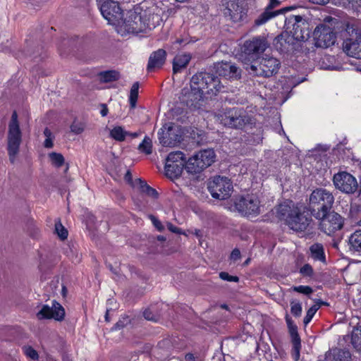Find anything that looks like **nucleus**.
I'll return each mask as SVG.
<instances>
[{
  "label": "nucleus",
  "instance_id": "obj_1",
  "mask_svg": "<svg viewBox=\"0 0 361 361\" xmlns=\"http://www.w3.org/2000/svg\"><path fill=\"white\" fill-rule=\"evenodd\" d=\"M157 6H147L145 4L135 7L133 11H128L126 18L121 25L127 33L138 34L156 27L161 20Z\"/></svg>",
  "mask_w": 361,
  "mask_h": 361
},
{
  "label": "nucleus",
  "instance_id": "obj_2",
  "mask_svg": "<svg viewBox=\"0 0 361 361\" xmlns=\"http://www.w3.org/2000/svg\"><path fill=\"white\" fill-rule=\"evenodd\" d=\"M276 216L296 232L306 231L312 221L311 216L301 212L292 202L279 204L276 208Z\"/></svg>",
  "mask_w": 361,
  "mask_h": 361
},
{
  "label": "nucleus",
  "instance_id": "obj_3",
  "mask_svg": "<svg viewBox=\"0 0 361 361\" xmlns=\"http://www.w3.org/2000/svg\"><path fill=\"white\" fill-rule=\"evenodd\" d=\"M286 34L279 37V40H284L288 44L294 41H306L310 36L308 23L300 16H290L286 19Z\"/></svg>",
  "mask_w": 361,
  "mask_h": 361
},
{
  "label": "nucleus",
  "instance_id": "obj_4",
  "mask_svg": "<svg viewBox=\"0 0 361 361\" xmlns=\"http://www.w3.org/2000/svg\"><path fill=\"white\" fill-rule=\"evenodd\" d=\"M334 202L332 193L325 188L314 190L310 196L309 209L315 218L324 217L331 209Z\"/></svg>",
  "mask_w": 361,
  "mask_h": 361
},
{
  "label": "nucleus",
  "instance_id": "obj_5",
  "mask_svg": "<svg viewBox=\"0 0 361 361\" xmlns=\"http://www.w3.org/2000/svg\"><path fill=\"white\" fill-rule=\"evenodd\" d=\"M190 87L201 94H216L224 87L221 81L214 73L200 72L195 74L190 80Z\"/></svg>",
  "mask_w": 361,
  "mask_h": 361
},
{
  "label": "nucleus",
  "instance_id": "obj_6",
  "mask_svg": "<svg viewBox=\"0 0 361 361\" xmlns=\"http://www.w3.org/2000/svg\"><path fill=\"white\" fill-rule=\"evenodd\" d=\"M22 141V133L20 129L18 114L13 111L11 116V121L8 124V145L7 149L9 159L11 163H14L16 156L19 152V147Z\"/></svg>",
  "mask_w": 361,
  "mask_h": 361
},
{
  "label": "nucleus",
  "instance_id": "obj_7",
  "mask_svg": "<svg viewBox=\"0 0 361 361\" xmlns=\"http://www.w3.org/2000/svg\"><path fill=\"white\" fill-rule=\"evenodd\" d=\"M281 66L280 61L274 57L262 58L260 63L257 65L251 63L250 68L247 67L246 70L257 76L271 77L276 74Z\"/></svg>",
  "mask_w": 361,
  "mask_h": 361
},
{
  "label": "nucleus",
  "instance_id": "obj_8",
  "mask_svg": "<svg viewBox=\"0 0 361 361\" xmlns=\"http://www.w3.org/2000/svg\"><path fill=\"white\" fill-rule=\"evenodd\" d=\"M224 13L233 23H238L246 19L248 6L245 0H224Z\"/></svg>",
  "mask_w": 361,
  "mask_h": 361
},
{
  "label": "nucleus",
  "instance_id": "obj_9",
  "mask_svg": "<svg viewBox=\"0 0 361 361\" xmlns=\"http://www.w3.org/2000/svg\"><path fill=\"white\" fill-rule=\"evenodd\" d=\"M207 188L214 198L226 200L231 195L233 185L229 178L218 176L209 182Z\"/></svg>",
  "mask_w": 361,
  "mask_h": 361
},
{
  "label": "nucleus",
  "instance_id": "obj_10",
  "mask_svg": "<svg viewBox=\"0 0 361 361\" xmlns=\"http://www.w3.org/2000/svg\"><path fill=\"white\" fill-rule=\"evenodd\" d=\"M235 207L247 217L256 216L260 213L259 200L253 195H247L237 198L235 201Z\"/></svg>",
  "mask_w": 361,
  "mask_h": 361
},
{
  "label": "nucleus",
  "instance_id": "obj_11",
  "mask_svg": "<svg viewBox=\"0 0 361 361\" xmlns=\"http://www.w3.org/2000/svg\"><path fill=\"white\" fill-rule=\"evenodd\" d=\"M97 3L102 16L109 24L115 25L122 20V11L117 1L97 0Z\"/></svg>",
  "mask_w": 361,
  "mask_h": 361
},
{
  "label": "nucleus",
  "instance_id": "obj_12",
  "mask_svg": "<svg viewBox=\"0 0 361 361\" xmlns=\"http://www.w3.org/2000/svg\"><path fill=\"white\" fill-rule=\"evenodd\" d=\"M314 44L319 48H328L336 42V33L333 29L324 24L317 25L313 32Z\"/></svg>",
  "mask_w": 361,
  "mask_h": 361
},
{
  "label": "nucleus",
  "instance_id": "obj_13",
  "mask_svg": "<svg viewBox=\"0 0 361 361\" xmlns=\"http://www.w3.org/2000/svg\"><path fill=\"white\" fill-rule=\"evenodd\" d=\"M219 119L225 126L240 128L245 124V111L242 108L226 109L219 114Z\"/></svg>",
  "mask_w": 361,
  "mask_h": 361
},
{
  "label": "nucleus",
  "instance_id": "obj_14",
  "mask_svg": "<svg viewBox=\"0 0 361 361\" xmlns=\"http://www.w3.org/2000/svg\"><path fill=\"white\" fill-rule=\"evenodd\" d=\"M268 47V42L264 37L257 36L245 42L243 54L245 60L254 61L262 54Z\"/></svg>",
  "mask_w": 361,
  "mask_h": 361
},
{
  "label": "nucleus",
  "instance_id": "obj_15",
  "mask_svg": "<svg viewBox=\"0 0 361 361\" xmlns=\"http://www.w3.org/2000/svg\"><path fill=\"white\" fill-rule=\"evenodd\" d=\"M317 219L320 220V229L329 235L341 229L344 222L343 218L335 212H329L324 217Z\"/></svg>",
  "mask_w": 361,
  "mask_h": 361
},
{
  "label": "nucleus",
  "instance_id": "obj_16",
  "mask_svg": "<svg viewBox=\"0 0 361 361\" xmlns=\"http://www.w3.org/2000/svg\"><path fill=\"white\" fill-rule=\"evenodd\" d=\"M333 181L337 189L348 194L355 192L358 186L356 178L345 171L335 174Z\"/></svg>",
  "mask_w": 361,
  "mask_h": 361
},
{
  "label": "nucleus",
  "instance_id": "obj_17",
  "mask_svg": "<svg viewBox=\"0 0 361 361\" xmlns=\"http://www.w3.org/2000/svg\"><path fill=\"white\" fill-rule=\"evenodd\" d=\"M51 306L44 305L42 309L37 313L39 319H54L56 321H62L65 317V310L62 305L53 300Z\"/></svg>",
  "mask_w": 361,
  "mask_h": 361
},
{
  "label": "nucleus",
  "instance_id": "obj_18",
  "mask_svg": "<svg viewBox=\"0 0 361 361\" xmlns=\"http://www.w3.org/2000/svg\"><path fill=\"white\" fill-rule=\"evenodd\" d=\"M343 50L349 56L361 59V34L355 33V37L344 39Z\"/></svg>",
  "mask_w": 361,
  "mask_h": 361
},
{
  "label": "nucleus",
  "instance_id": "obj_19",
  "mask_svg": "<svg viewBox=\"0 0 361 361\" xmlns=\"http://www.w3.org/2000/svg\"><path fill=\"white\" fill-rule=\"evenodd\" d=\"M286 322L293 344V357L295 360H298L300 358V352L301 348V340L298 332V327L288 315L286 316Z\"/></svg>",
  "mask_w": 361,
  "mask_h": 361
},
{
  "label": "nucleus",
  "instance_id": "obj_20",
  "mask_svg": "<svg viewBox=\"0 0 361 361\" xmlns=\"http://www.w3.org/2000/svg\"><path fill=\"white\" fill-rule=\"evenodd\" d=\"M215 71L219 76L229 79H237L240 76V70L231 62L221 61L214 66Z\"/></svg>",
  "mask_w": 361,
  "mask_h": 361
},
{
  "label": "nucleus",
  "instance_id": "obj_21",
  "mask_svg": "<svg viewBox=\"0 0 361 361\" xmlns=\"http://www.w3.org/2000/svg\"><path fill=\"white\" fill-rule=\"evenodd\" d=\"M166 59V51L163 49H159L153 51L149 58L147 63V71H152L154 68H161Z\"/></svg>",
  "mask_w": 361,
  "mask_h": 361
},
{
  "label": "nucleus",
  "instance_id": "obj_22",
  "mask_svg": "<svg viewBox=\"0 0 361 361\" xmlns=\"http://www.w3.org/2000/svg\"><path fill=\"white\" fill-rule=\"evenodd\" d=\"M195 156L203 171L214 162L216 157L214 151L212 149L200 150L195 153Z\"/></svg>",
  "mask_w": 361,
  "mask_h": 361
},
{
  "label": "nucleus",
  "instance_id": "obj_23",
  "mask_svg": "<svg viewBox=\"0 0 361 361\" xmlns=\"http://www.w3.org/2000/svg\"><path fill=\"white\" fill-rule=\"evenodd\" d=\"M173 130L172 123L166 124L159 130V140L163 146H169L173 143V141L176 140V139H173Z\"/></svg>",
  "mask_w": 361,
  "mask_h": 361
},
{
  "label": "nucleus",
  "instance_id": "obj_24",
  "mask_svg": "<svg viewBox=\"0 0 361 361\" xmlns=\"http://www.w3.org/2000/svg\"><path fill=\"white\" fill-rule=\"evenodd\" d=\"M192 59L190 53L177 54L173 60V71L174 73L180 72L185 68Z\"/></svg>",
  "mask_w": 361,
  "mask_h": 361
},
{
  "label": "nucleus",
  "instance_id": "obj_25",
  "mask_svg": "<svg viewBox=\"0 0 361 361\" xmlns=\"http://www.w3.org/2000/svg\"><path fill=\"white\" fill-rule=\"evenodd\" d=\"M185 169L184 166H181L177 164L169 163L166 161L165 164V173L167 177L171 179L177 178L180 176L182 172Z\"/></svg>",
  "mask_w": 361,
  "mask_h": 361
},
{
  "label": "nucleus",
  "instance_id": "obj_26",
  "mask_svg": "<svg viewBox=\"0 0 361 361\" xmlns=\"http://www.w3.org/2000/svg\"><path fill=\"white\" fill-rule=\"evenodd\" d=\"M166 161L169 163L177 164L181 166H184L186 169V157L185 155L181 151H175L170 152Z\"/></svg>",
  "mask_w": 361,
  "mask_h": 361
},
{
  "label": "nucleus",
  "instance_id": "obj_27",
  "mask_svg": "<svg viewBox=\"0 0 361 361\" xmlns=\"http://www.w3.org/2000/svg\"><path fill=\"white\" fill-rule=\"evenodd\" d=\"M311 257L315 261H319L323 263L326 262V257L324 247L322 244L314 243L310 247Z\"/></svg>",
  "mask_w": 361,
  "mask_h": 361
},
{
  "label": "nucleus",
  "instance_id": "obj_28",
  "mask_svg": "<svg viewBox=\"0 0 361 361\" xmlns=\"http://www.w3.org/2000/svg\"><path fill=\"white\" fill-rule=\"evenodd\" d=\"M279 13V11H269V9L265 8L264 12H262L255 20V25L259 27L261 26L266 23H267L269 20L274 18Z\"/></svg>",
  "mask_w": 361,
  "mask_h": 361
},
{
  "label": "nucleus",
  "instance_id": "obj_29",
  "mask_svg": "<svg viewBox=\"0 0 361 361\" xmlns=\"http://www.w3.org/2000/svg\"><path fill=\"white\" fill-rule=\"evenodd\" d=\"M197 157H196L195 154L190 157L187 160L186 164V171L189 173L197 174L203 171L200 164L197 161Z\"/></svg>",
  "mask_w": 361,
  "mask_h": 361
},
{
  "label": "nucleus",
  "instance_id": "obj_30",
  "mask_svg": "<svg viewBox=\"0 0 361 361\" xmlns=\"http://www.w3.org/2000/svg\"><path fill=\"white\" fill-rule=\"evenodd\" d=\"M349 243L351 250L361 253V230L356 231L350 235Z\"/></svg>",
  "mask_w": 361,
  "mask_h": 361
},
{
  "label": "nucleus",
  "instance_id": "obj_31",
  "mask_svg": "<svg viewBox=\"0 0 361 361\" xmlns=\"http://www.w3.org/2000/svg\"><path fill=\"white\" fill-rule=\"evenodd\" d=\"M128 135V132L121 126H115L110 130V137L118 142L124 141Z\"/></svg>",
  "mask_w": 361,
  "mask_h": 361
},
{
  "label": "nucleus",
  "instance_id": "obj_32",
  "mask_svg": "<svg viewBox=\"0 0 361 361\" xmlns=\"http://www.w3.org/2000/svg\"><path fill=\"white\" fill-rule=\"evenodd\" d=\"M99 77L100 81L109 82L118 80L119 78V73L116 71H106L99 73Z\"/></svg>",
  "mask_w": 361,
  "mask_h": 361
},
{
  "label": "nucleus",
  "instance_id": "obj_33",
  "mask_svg": "<svg viewBox=\"0 0 361 361\" xmlns=\"http://www.w3.org/2000/svg\"><path fill=\"white\" fill-rule=\"evenodd\" d=\"M351 343L357 351L361 350V326H357L353 331Z\"/></svg>",
  "mask_w": 361,
  "mask_h": 361
},
{
  "label": "nucleus",
  "instance_id": "obj_34",
  "mask_svg": "<svg viewBox=\"0 0 361 361\" xmlns=\"http://www.w3.org/2000/svg\"><path fill=\"white\" fill-rule=\"evenodd\" d=\"M138 149L140 152L145 154H151L152 153V141L148 137L145 136L142 142L139 145Z\"/></svg>",
  "mask_w": 361,
  "mask_h": 361
},
{
  "label": "nucleus",
  "instance_id": "obj_35",
  "mask_svg": "<svg viewBox=\"0 0 361 361\" xmlns=\"http://www.w3.org/2000/svg\"><path fill=\"white\" fill-rule=\"evenodd\" d=\"M138 90H139V83L137 82L133 83L131 87L130 95H129V103L130 106L132 109L135 108L136 106L137 97H138Z\"/></svg>",
  "mask_w": 361,
  "mask_h": 361
},
{
  "label": "nucleus",
  "instance_id": "obj_36",
  "mask_svg": "<svg viewBox=\"0 0 361 361\" xmlns=\"http://www.w3.org/2000/svg\"><path fill=\"white\" fill-rule=\"evenodd\" d=\"M49 159L55 167L59 168L64 164L65 159L61 153L51 152L49 154Z\"/></svg>",
  "mask_w": 361,
  "mask_h": 361
},
{
  "label": "nucleus",
  "instance_id": "obj_37",
  "mask_svg": "<svg viewBox=\"0 0 361 361\" xmlns=\"http://www.w3.org/2000/svg\"><path fill=\"white\" fill-rule=\"evenodd\" d=\"M290 312L293 316L296 317H300L302 313L301 303L297 300H292L290 302Z\"/></svg>",
  "mask_w": 361,
  "mask_h": 361
},
{
  "label": "nucleus",
  "instance_id": "obj_38",
  "mask_svg": "<svg viewBox=\"0 0 361 361\" xmlns=\"http://www.w3.org/2000/svg\"><path fill=\"white\" fill-rule=\"evenodd\" d=\"M55 231L58 235V236L61 240H65L68 237V231L65 227L61 224L60 221H58L55 224Z\"/></svg>",
  "mask_w": 361,
  "mask_h": 361
},
{
  "label": "nucleus",
  "instance_id": "obj_39",
  "mask_svg": "<svg viewBox=\"0 0 361 361\" xmlns=\"http://www.w3.org/2000/svg\"><path fill=\"white\" fill-rule=\"evenodd\" d=\"M23 351L27 357L33 360H37L39 357L37 352L31 346L23 347Z\"/></svg>",
  "mask_w": 361,
  "mask_h": 361
},
{
  "label": "nucleus",
  "instance_id": "obj_40",
  "mask_svg": "<svg viewBox=\"0 0 361 361\" xmlns=\"http://www.w3.org/2000/svg\"><path fill=\"white\" fill-rule=\"evenodd\" d=\"M85 126L81 122L74 121L71 126V131L74 134L79 135L84 131Z\"/></svg>",
  "mask_w": 361,
  "mask_h": 361
},
{
  "label": "nucleus",
  "instance_id": "obj_41",
  "mask_svg": "<svg viewBox=\"0 0 361 361\" xmlns=\"http://www.w3.org/2000/svg\"><path fill=\"white\" fill-rule=\"evenodd\" d=\"M317 310L318 307L316 305H313L307 310V314L303 320V322L305 325H307L311 322Z\"/></svg>",
  "mask_w": 361,
  "mask_h": 361
},
{
  "label": "nucleus",
  "instance_id": "obj_42",
  "mask_svg": "<svg viewBox=\"0 0 361 361\" xmlns=\"http://www.w3.org/2000/svg\"><path fill=\"white\" fill-rule=\"evenodd\" d=\"M293 290L297 293H302L306 295L311 294L313 292L312 288L309 286H293Z\"/></svg>",
  "mask_w": 361,
  "mask_h": 361
},
{
  "label": "nucleus",
  "instance_id": "obj_43",
  "mask_svg": "<svg viewBox=\"0 0 361 361\" xmlns=\"http://www.w3.org/2000/svg\"><path fill=\"white\" fill-rule=\"evenodd\" d=\"M331 1L336 6H343L345 8H352L355 0H331Z\"/></svg>",
  "mask_w": 361,
  "mask_h": 361
},
{
  "label": "nucleus",
  "instance_id": "obj_44",
  "mask_svg": "<svg viewBox=\"0 0 361 361\" xmlns=\"http://www.w3.org/2000/svg\"><path fill=\"white\" fill-rule=\"evenodd\" d=\"M300 273L303 276H312L313 275V269L309 264H305L300 269Z\"/></svg>",
  "mask_w": 361,
  "mask_h": 361
},
{
  "label": "nucleus",
  "instance_id": "obj_45",
  "mask_svg": "<svg viewBox=\"0 0 361 361\" xmlns=\"http://www.w3.org/2000/svg\"><path fill=\"white\" fill-rule=\"evenodd\" d=\"M219 277L224 281H231V282H238L239 278L236 276H231L228 274V273L225 271H221L219 273Z\"/></svg>",
  "mask_w": 361,
  "mask_h": 361
},
{
  "label": "nucleus",
  "instance_id": "obj_46",
  "mask_svg": "<svg viewBox=\"0 0 361 361\" xmlns=\"http://www.w3.org/2000/svg\"><path fill=\"white\" fill-rule=\"evenodd\" d=\"M149 218L152 221L154 227L159 231H162L164 230V226L162 225L161 222L156 216H154L153 215H149Z\"/></svg>",
  "mask_w": 361,
  "mask_h": 361
},
{
  "label": "nucleus",
  "instance_id": "obj_47",
  "mask_svg": "<svg viewBox=\"0 0 361 361\" xmlns=\"http://www.w3.org/2000/svg\"><path fill=\"white\" fill-rule=\"evenodd\" d=\"M144 317L149 321H157V317L152 314L149 309H147L143 312Z\"/></svg>",
  "mask_w": 361,
  "mask_h": 361
},
{
  "label": "nucleus",
  "instance_id": "obj_48",
  "mask_svg": "<svg viewBox=\"0 0 361 361\" xmlns=\"http://www.w3.org/2000/svg\"><path fill=\"white\" fill-rule=\"evenodd\" d=\"M280 1L279 0H270L269 4L266 6V8L269 11H273V8L279 6Z\"/></svg>",
  "mask_w": 361,
  "mask_h": 361
},
{
  "label": "nucleus",
  "instance_id": "obj_49",
  "mask_svg": "<svg viewBox=\"0 0 361 361\" xmlns=\"http://www.w3.org/2000/svg\"><path fill=\"white\" fill-rule=\"evenodd\" d=\"M231 259L235 261L240 258V252L238 249L235 248L234 249L230 256Z\"/></svg>",
  "mask_w": 361,
  "mask_h": 361
},
{
  "label": "nucleus",
  "instance_id": "obj_50",
  "mask_svg": "<svg viewBox=\"0 0 361 361\" xmlns=\"http://www.w3.org/2000/svg\"><path fill=\"white\" fill-rule=\"evenodd\" d=\"M351 8L357 13H361V0H355Z\"/></svg>",
  "mask_w": 361,
  "mask_h": 361
},
{
  "label": "nucleus",
  "instance_id": "obj_51",
  "mask_svg": "<svg viewBox=\"0 0 361 361\" xmlns=\"http://www.w3.org/2000/svg\"><path fill=\"white\" fill-rule=\"evenodd\" d=\"M53 137L46 138L44 142V146L46 148H51L53 147Z\"/></svg>",
  "mask_w": 361,
  "mask_h": 361
},
{
  "label": "nucleus",
  "instance_id": "obj_52",
  "mask_svg": "<svg viewBox=\"0 0 361 361\" xmlns=\"http://www.w3.org/2000/svg\"><path fill=\"white\" fill-rule=\"evenodd\" d=\"M168 228L169 231H171V232L174 233H180V228H178V227L173 226L172 224L171 223H169L168 225Z\"/></svg>",
  "mask_w": 361,
  "mask_h": 361
},
{
  "label": "nucleus",
  "instance_id": "obj_53",
  "mask_svg": "<svg viewBox=\"0 0 361 361\" xmlns=\"http://www.w3.org/2000/svg\"><path fill=\"white\" fill-rule=\"evenodd\" d=\"M337 351V355L338 356H343L345 357H350V353L349 351L348 350H341V349H338L336 350Z\"/></svg>",
  "mask_w": 361,
  "mask_h": 361
},
{
  "label": "nucleus",
  "instance_id": "obj_54",
  "mask_svg": "<svg viewBox=\"0 0 361 361\" xmlns=\"http://www.w3.org/2000/svg\"><path fill=\"white\" fill-rule=\"evenodd\" d=\"M100 114L104 117L108 114V108L106 104H102V109L100 110Z\"/></svg>",
  "mask_w": 361,
  "mask_h": 361
},
{
  "label": "nucleus",
  "instance_id": "obj_55",
  "mask_svg": "<svg viewBox=\"0 0 361 361\" xmlns=\"http://www.w3.org/2000/svg\"><path fill=\"white\" fill-rule=\"evenodd\" d=\"M148 196H150L152 197H153L154 199H157L159 197V193L157 192V191L152 188L149 192L148 193L147 195Z\"/></svg>",
  "mask_w": 361,
  "mask_h": 361
},
{
  "label": "nucleus",
  "instance_id": "obj_56",
  "mask_svg": "<svg viewBox=\"0 0 361 361\" xmlns=\"http://www.w3.org/2000/svg\"><path fill=\"white\" fill-rule=\"evenodd\" d=\"M125 323L124 322H122L121 320H119L114 326V330H118V329H120L121 328H123L124 326H125Z\"/></svg>",
  "mask_w": 361,
  "mask_h": 361
},
{
  "label": "nucleus",
  "instance_id": "obj_57",
  "mask_svg": "<svg viewBox=\"0 0 361 361\" xmlns=\"http://www.w3.org/2000/svg\"><path fill=\"white\" fill-rule=\"evenodd\" d=\"M44 135L46 137V138L53 137H52V133H51V131L48 128H46L44 129Z\"/></svg>",
  "mask_w": 361,
  "mask_h": 361
},
{
  "label": "nucleus",
  "instance_id": "obj_58",
  "mask_svg": "<svg viewBox=\"0 0 361 361\" xmlns=\"http://www.w3.org/2000/svg\"><path fill=\"white\" fill-rule=\"evenodd\" d=\"M310 1H312L313 4H327L330 0H310Z\"/></svg>",
  "mask_w": 361,
  "mask_h": 361
},
{
  "label": "nucleus",
  "instance_id": "obj_59",
  "mask_svg": "<svg viewBox=\"0 0 361 361\" xmlns=\"http://www.w3.org/2000/svg\"><path fill=\"white\" fill-rule=\"evenodd\" d=\"M185 359L187 361H195V356L192 353H188L185 355Z\"/></svg>",
  "mask_w": 361,
  "mask_h": 361
},
{
  "label": "nucleus",
  "instance_id": "obj_60",
  "mask_svg": "<svg viewBox=\"0 0 361 361\" xmlns=\"http://www.w3.org/2000/svg\"><path fill=\"white\" fill-rule=\"evenodd\" d=\"M137 180L139 183V185L141 190L144 189L145 186L147 185V183L145 180H142L141 179H137Z\"/></svg>",
  "mask_w": 361,
  "mask_h": 361
},
{
  "label": "nucleus",
  "instance_id": "obj_61",
  "mask_svg": "<svg viewBox=\"0 0 361 361\" xmlns=\"http://www.w3.org/2000/svg\"><path fill=\"white\" fill-rule=\"evenodd\" d=\"M125 178L128 182L132 181V175L129 171H128L126 173Z\"/></svg>",
  "mask_w": 361,
  "mask_h": 361
},
{
  "label": "nucleus",
  "instance_id": "obj_62",
  "mask_svg": "<svg viewBox=\"0 0 361 361\" xmlns=\"http://www.w3.org/2000/svg\"><path fill=\"white\" fill-rule=\"evenodd\" d=\"M152 189V187H150L149 185H147V186H145V188L144 189L142 190V192H143L144 193L148 195V193L149 192V191Z\"/></svg>",
  "mask_w": 361,
  "mask_h": 361
},
{
  "label": "nucleus",
  "instance_id": "obj_63",
  "mask_svg": "<svg viewBox=\"0 0 361 361\" xmlns=\"http://www.w3.org/2000/svg\"><path fill=\"white\" fill-rule=\"evenodd\" d=\"M152 189V187H150L149 185H147V186H145V188L144 189L142 190V192H143L144 193L148 195V193L149 192V191Z\"/></svg>",
  "mask_w": 361,
  "mask_h": 361
},
{
  "label": "nucleus",
  "instance_id": "obj_64",
  "mask_svg": "<svg viewBox=\"0 0 361 361\" xmlns=\"http://www.w3.org/2000/svg\"><path fill=\"white\" fill-rule=\"evenodd\" d=\"M176 42L177 44H187L188 42H185L183 39H176Z\"/></svg>",
  "mask_w": 361,
  "mask_h": 361
}]
</instances>
